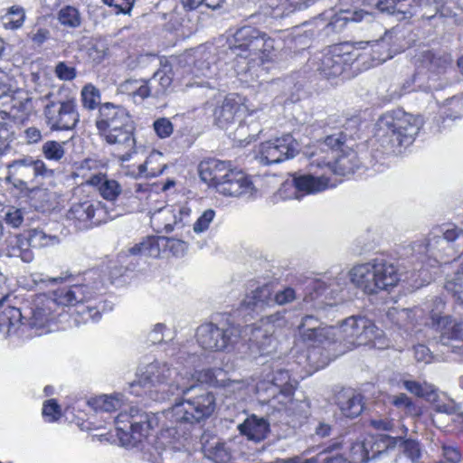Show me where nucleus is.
Returning a JSON list of instances; mask_svg holds the SVG:
<instances>
[{
	"instance_id": "20",
	"label": "nucleus",
	"mask_w": 463,
	"mask_h": 463,
	"mask_svg": "<svg viewBox=\"0 0 463 463\" xmlns=\"http://www.w3.org/2000/svg\"><path fill=\"white\" fill-rule=\"evenodd\" d=\"M207 112H211L213 118V124L220 128H227L233 123L238 111L241 109V102L238 98L230 94L222 99L207 101L204 105Z\"/></svg>"
},
{
	"instance_id": "44",
	"label": "nucleus",
	"mask_w": 463,
	"mask_h": 463,
	"mask_svg": "<svg viewBox=\"0 0 463 463\" xmlns=\"http://www.w3.org/2000/svg\"><path fill=\"white\" fill-rule=\"evenodd\" d=\"M58 20L62 25L71 28H77L81 24V16L79 10L70 5L59 11Z\"/></svg>"
},
{
	"instance_id": "7",
	"label": "nucleus",
	"mask_w": 463,
	"mask_h": 463,
	"mask_svg": "<svg viewBox=\"0 0 463 463\" xmlns=\"http://www.w3.org/2000/svg\"><path fill=\"white\" fill-rule=\"evenodd\" d=\"M412 250L420 255H429L438 262L456 260L463 254V230L453 227L441 235H431L426 241L415 242Z\"/></svg>"
},
{
	"instance_id": "3",
	"label": "nucleus",
	"mask_w": 463,
	"mask_h": 463,
	"mask_svg": "<svg viewBox=\"0 0 463 463\" xmlns=\"http://www.w3.org/2000/svg\"><path fill=\"white\" fill-rule=\"evenodd\" d=\"M354 145L351 135L338 131L307 147L305 155L311 169L326 168L335 175H347L354 174L361 165L357 153L353 149Z\"/></svg>"
},
{
	"instance_id": "6",
	"label": "nucleus",
	"mask_w": 463,
	"mask_h": 463,
	"mask_svg": "<svg viewBox=\"0 0 463 463\" xmlns=\"http://www.w3.org/2000/svg\"><path fill=\"white\" fill-rule=\"evenodd\" d=\"M46 101L43 116L46 125L51 130L73 129L80 120L76 99L63 97L61 90L49 91L40 98Z\"/></svg>"
},
{
	"instance_id": "53",
	"label": "nucleus",
	"mask_w": 463,
	"mask_h": 463,
	"mask_svg": "<svg viewBox=\"0 0 463 463\" xmlns=\"http://www.w3.org/2000/svg\"><path fill=\"white\" fill-rule=\"evenodd\" d=\"M154 129L160 138H165L171 136L174 130L172 122L165 118L156 119L154 124Z\"/></svg>"
},
{
	"instance_id": "1",
	"label": "nucleus",
	"mask_w": 463,
	"mask_h": 463,
	"mask_svg": "<svg viewBox=\"0 0 463 463\" xmlns=\"http://www.w3.org/2000/svg\"><path fill=\"white\" fill-rule=\"evenodd\" d=\"M195 354H188L185 359V368L194 367V372L185 371L184 373L165 362L155 361L148 364L141 371L138 380L132 383L143 387H154L156 401H169L175 398V403L167 411L166 417L173 422L195 424L208 419L216 408L213 393L207 391L202 384L213 377L211 369L195 370Z\"/></svg>"
},
{
	"instance_id": "9",
	"label": "nucleus",
	"mask_w": 463,
	"mask_h": 463,
	"mask_svg": "<svg viewBox=\"0 0 463 463\" xmlns=\"http://www.w3.org/2000/svg\"><path fill=\"white\" fill-rule=\"evenodd\" d=\"M120 213H113V210L100 201L85 199L71 203L66 213V219L79 231H86L114 220Z\"/></svg>"
},
{
	"instance_id": "45",
	"label": "nucleus",
	"mask_w": 463,
	"mask_h": 463,
	"mask_svg": "<svg viewBox=\"0 0 463 463\" xmlns=\"http://www.w3.org/2000/svg\"><path fill=\"white\" fill-rule=\"evenodd\" d=\"M207 457L215 463H227L232 458L231 450L223 442L205 447Z\"/></svg>"
},
{
	"instance_id": "28",
	"label": "nucleus",
	"mask_w": 463,
	"mask_h": 463,
	"mask_svg": "<svg viewBox=\"0 0 463 463\" xmlns=\"http://www.w3.org/2000/svg\"><path fill=\"white\" fill-rule=\"evenodd\" d=\"M273 316L267 317V322L261 321V325L251 329L250 341L254 344L262 354L270 353L276 344L274 337Z\"/></svg>"
},
{
	"instance_id": "48",
	"label": "nucleus",
	"mask_w": 463,
	"mask_h": 463,
	"mask_svg": "<svg viewBox=\"0 0 463 463\" xmlns=\"http://www.w3.org/2000/svg\"><path fill=\"white\" fill-rule=\"evenodd\" d=\"M80 96L85 109L92 110L100 103V91L92 84L85 85L81 90Z\"/></svg>"
},
{
	"instance_id": "29",
	"label": "nucleus",
	"mask_w": 463,
	"mask_h": 463,
	"mask_svg": "<svg viewBox=\"0 0 463 463\" xmlns=\"http://www.w3.org/2000/svg\"><path fill=\"white\" fill-rule=\"evenodd\" d=\"M420 65L434 74H443L452 69L453 59L446 52L427 51L422 52Z\"/></svg>"
},
{
	"instance_id": "21",
	"label": "nucleus",
	"mask_w": 463,
	"mask_h": 463,
	"mask_svg": "<svg viewBox=\"0 0 463 463\" xmlns=\"http://www.w3.org/2000/svg\"><path fill=\"white\" fill-rule=\"evenodd\" d=\"M376 294L380 291H391L402 280L398 267L391 260L380 257L373 259Z\"/></svg>"
},
{
	"instance_id": "19",
	"label": "nucleus",
	"mask_w": 463,
	"mask_h": 463,
	"mask_svg": "<svg viewBox=\"0 0 463 463\" xmlns=\"http://www.w3.org/2000/svg\"><path fill=\"white\" fill-rule=\"evenodd\" d=\"M393 439L380 435L378 438L371 437L362 442L354 443L350 449V456L354 463H368L388 453V446L394 443Z\"/></svg>"
},
{
	"instance_id": "62",
	"label": "nucleus",
	"mask_w": 463,
	"mask_h": 463,
	"mask_svg": "<svg viewBox=\"0 0 463 463\" xmlns=\"http://www.w3.org/2000/svg\"><path fill=\"white\" fill-rule=\"evenodd\" d=\"M8 14L16 17L15 19H11L9 22L12 24V28H19L22 26L24 20L23 8L13 6L10 8Z\"/></svg>"
},
{
	"instance_id": "5",
	"label": "nucleus",
	"mask_w": 463,
	"mask_h": 463,
	"mask_svg": "<svg viewBox=\"0 0 463 463\" xmlns=\"http://www.w3.org/2000/svg\"><path fill=\"white\" fill-rule=\"evenodd\" d=\"M158 423L153 413L131 407L129 411L120 412L116 418L118 436L124 447L137 448L148 436L149 430Z\"/></svg>"
},
{
	"instance_id": "61",
	"label": "nucleus",
	"mask_w": 463,
	"mask_h": 463,
	"mask_svg": "<svg viewBox=\"0 0 463 463\" xmlns=\"http://www.w3.org/2000/svg\"><path fill=\"white\" fill-rule=\"evenodd\" d=\"M308 288L311 290L309 292V298L313 300L326 291L327 284L322 280H312L309 283Z\"/></svg>"
},
{
	"instance_id": "26",
	"label": "nucleus",
	"mask_w": 463,
	"mask_h": 463,
	"mask_svg": "<svg viewBox=\"0 0 463 463\" xmlns=\"http://www.w3.org/2000/svg\"><path fill=\"white\" fill-rule=\"evenodd\" d=\"M335 402L346 418L359 416L363 410V397L353 389H342L335 396Z\"/></svg>"
},
{
	"instance_id": "57",
	"label": "nucleus",
	"mask_w": 463,
	"mask_h": 463,
	"mask_svg": "<svg viewBox=\"0 0 463 463\" xmlns=\"http://www.w3.org/2000/svg\"><path fill=\"white\" fill-rule=\"evenodd\" d=\"M392 403L397 408H404L406 412L413 413L416 411V406L405 393H400L393 397Z\"/></svg>"
},
{
	"instance_id": "2",
	"label": "nucleus",
	"mask_w": 463,
	"mask_h": 463,
	"mask_svg": "<svg viewBox=\"0 0 463 463\" xmlns=\"http://www.w3.org/2000/svg\"><path fill=\"white\" fill-rule=\"evenodd\" d=\"M103 288V280L97 270H90L84 275L83 282L58 288L52 292V298H47L42 306L32 309V316L27 322L19 308L7 307L0 318V326H7L8 334L16 325L24 332L26 327L43 329L52 319V307L58 306H76L94 298Z\"/></svg>"
},
{
	"instance_id": "41",
	"label": "nucleus",
	"mask_w": 463,
	"mask_h": 463,
	"mask_svg": "<svg viewBox=\"0 0 463 463\" xmlns=\"http://www.w3.org/2000/svg\"><path fill=\"white\" fill-rule=\"evenodd\" d=\"M430 403L432 404L433 410L436 412L453 415L455 416V421L460 424L463 423V411H461V405L457 403L454 400L449 399L448 402H442L436 392L435 402H430Z\"/></svg>"
},
{
	"instance_id": "42",
	"label": "nucleus",
	"mask_w": 463,
	"mask_h": 463,
	"mask_svg": "<svg viewBox=\"0 0 463 463\" xmlns=\"http://www.w3.org/2000/svg\"><path fill=\"white\" fill-rule=\"evenodd\" d=\"M265 14L274 18L282 17L295 11L288 0H264Z\"/></svg>"
},
{
	"instance_id": "37",
	"label": "nucleus",
	"mask_w": 463,
	"mask_h": 463,
	"mask_svg": "<svg viewBox=\"0 0 463 463\" xmlns=\"http://www.w3.org/2000/svg\"><path fill=\"white\" fill-rule=\"evenodd\" d=\"M123 394L114 393L111 395H101L90 399L88 403L96 411L111 412L121 408L123 404Z\"/></svg>"
},
{
	"instance_id": "11",
	"label": "nucleus",
	"mask_w": 463,
	"mask_h": 463,
	"mask_svg": "<svg viewBox=\"0 0 463 463\" xmlns=\"http://www.w3.org/2000/svg\"><path fill=\"white\" fill-rule=\"evenodd\" d=\"M196 341L204 350L222 352L232 348L241 337L239 326L224 324L220 326L212 322L204 323L196 329Z\"/></svg>"
},
{
	"instance_id": "47",
	"label": "nucleus",
	"mask_w": 463,
	"mask_h": 463,
	"mask_svg": "<svg viewBox=\"0 0 463 463\" xmlns=\"http://www.w3.org/2000/svg\"><path fill=\"white\" fill-rule=\"evenodd\" d=\"M189 213H190V210L187 209V208H181L179 210V219H177V217L175 215H173L172 214V211L169 210V209H162L160 212H159V214L158 215H154L152 217V222H156V220H158L160 217H164L165 219H167L168 216H173L175 221H174V223H166L165 224L164 228H163V231H165L166 233H169V232H172L174 231V228L175 226H176L177 228H182L184 226V222H183V216H188L189 215Z\"/></svg>"
},
{
	"instance_id": "54",
	"label": "nucleus",
	"mask_w": 463,
	"mask_h": 463,
	"mask_svg": "<svg viewBox=\"0 0 463 463\" xmlns=\"http://www.w3.org/2000/svg\"><path fill=\"white\" fill-rule=\"evenodd\" d=\"M56 76L62 80H72L76 78V70L74 67L68 66L64 61H60L55 67Z\"/></svg>"
},
{
	"instance_id": "10",
	"label": "nucleus",
	"mask_w": 463,
	"mask_h": 463,
	"mask_svg": "<svg viewBox=\"0 0 463 463\" xmlns=\"http://www.w3.org/2000/svg\"><path fill=\"white\" fill-rule=\"evenodd\" d=\"M7 175L5 178L6 184H12L20 191H27L34 184L37 177H47L53 175L41 159L24 156L13 160L6 165Z\"/></svg>"
},
{
	"instance_id": "39",
	"label": "nucleus",
	"mask_w": 463,
	"mask_h": 463,
	"mask_svg": "<svg viewBox=\"0 0 463 463\" xmlns=\"http://www.w3.org/2000/svg\"><path fill=\"white\" fill-rule=\"evenodd\" d=\"M402 386L411 393L422 398L427 402H435L436 392L438 389L427 382L420 383L413 380L402 381Z\"/></svg>"
},
{
	"instance_id": "13",
	"label": "nucleus",
	"mask_w": 463,
	"mask_h": 463,
	"mask_svg": "<svg viewBox=\"0 0 463 463\" xmlns=\"http://www.w3.org/2000/svg\"><path fill=\"white\" fill-rule=\"evenodd\" d=\"M261 31L251 26H243L233 35L234 43L230 47L234 58V70L238 74L249 72L255 63L253 55L258 48Z\"/></svg>"
},
{
	"instance_id": "52",
	"label": "nucleus",
	"mask_w": 463,
	"mask_h": 463,
	"mask_svg": "<svg viewBox=\"0 0 463 463\" xmlns=\"http://www.w3.org/2000/svg\"><path fill=\"white\" fill-rule=\"evenodd\" d=\"M215 217V212L213 209H207L194 223L193 230L196 233H201L208 230L210 223Z\"/></svg>"
},
{
	"instance_id": "50",
	"label": "nucleus",
	"mask_w": 463,
	"mask_h": 463,
	"mask_svg": "<svg viewBox=\"0 0 463 463\" xmlns=\"http://www.w3.org/2000/svg\"><path fill=\"white\" fill-rule=\"evenodd\" d=\"M99 192L104 199L113 201L120 194L121 186L116 180L107 179L102 183Z\"/></svg>"
},
{
	"instance_id": "49",
	"label": "nucleus",
	"mask_w": 463,
	"mask_h": 463,
	"mask_svg": "<svg viewBox=\"0 0 463 463\" xmlns=\"http://www.w3.org/2000/svg\"><path fill=\"white\" fill-rule=\"evenodd\" d=\"M174 78V72L172 66L167 62L163 64L160 69H158L154 73V81L158 80L159 85H161V91H165L171 87Z\"/></svg>"
},
{
	"instance_id": "35",
	"label": "nucleus",
	"mask_w": 463,
	"mask_h": 463,
	"mask_svg": "<svg viewBox=\"0 0 463 463\" xmlns=\"http://www.w3.org/2000/svg\"><path fill=\"white\" fill-rule=\"evenodd\" d=\"M385 438L393 439L395 441L388 446V452L394 449L396 447L408 458L412 463H418L421 458V447L419 441L412 439H403L401 437H392L385 435Z\"/></svg>"
},
{
	"instance_id": "32",
	"label": "nucleus",
	"mask_w": 463,
	"mask_h": 463,
	"mask_svg": "<svg viewBox=\"0 0 463 463\" xmlns=\"http://www.w3.org/2000/svg\"><path fill=\"white\" fill-rule=\"evenodd\" d=\"M369 15L368 12L357 7L341 9L331 17L326 28L328 33H339L348 22H360L364 16Z\"/></svg>"
},
{
	"instance_id": "8",
	"label": "nucleus",
	"mask_w": 463,
	"mask_h": 463,
	"mask_svg": "<svg viewBox=\"0 0 463 463\" xmlns=\"http://www.w3.org/2000/svg\"><path fill=\"white\" fill-rule=\"evenodd\" d=\"M334 328V342L339 343L343 348L339 350L344 354L354 347L366 345L373 338L380 336V329L370 319L352 316L341 321L338 326Z\"/></svg>"
},
{
	"instance_id": "38",
	"label": "nucleus",
	"mask_w": 463,
	"mask_h": 463,
	"mask_svg": "<svg viewBox=\"0 0 463 463\" xmlns=\"http://www.w3.org/2000/svg\"><path fill=\"white\" fill-rule=\"evenodd\" d=\"M273 301L272 292L270 287L265 285L257 288L247 295L242 301V305L250 309L263 307L265 305H269Z\"/></svg>"
},
{
	"instance_id": "59",
	"label": "nucleus",
	"mask_w": 463,
	"mask_h": 463,
	"mask_svg": "<svg viewBox=\"0 0 463 463\" xmlns=\"http://www.w3.org/2000/svg\"><path fill=\"white\" fill-rule=\"evenodd\" d=\"M295 298V290L291 288H287L284 290L277 292L274 296L273 301L279 305H285L292 302Z\"/></svg>"
},
{
	"instance_id": "12",
	"label": "nucleus",
	"mask_w": 463,
	"mask_h": 463,
	"mask_svg": "<svg viewBox=\"0 0 463 463\" xmlns=\"http://www.w3.org/2000/svg\"><path fill=\"white\" fill-rule=\"evenodd\" d=\"M135 124L128 111L99 133L107 143L117 146L120 161H128L136 152Z\"/></svg>"
},
{
	"instance_id": "18",
	"label": "nucleus",
	"mask_w": 463,
	"mask_h": 463,
	"mask_svg": "<svg viewBox=\"0 0 463 463\" xmlns=\"http://www.w3.org/2000/svg\"><path fill=\"white\" fill-rule=\"evenodd\" d=\"M300 339L312 345H331L334 342L333 326H324L323 323L312 315L301 318L298 326Z\"/></svg>"
},
{
	"instance_id": "17",
	"label": "nucleus",
	"mask_w": 463,
	"mask_h": 463,
	"mask_svg": "<svg viewBox=\"0 0 463 463\" xmlns=\"http://www.w3.org/2000/svg\"><path fill=\"white\" fill-rule=\"evenodd\" d=\"M168 250L175 257H183L187 250L186 243L174 237L149 236L129 249L132 255H145L156 258L161 250Z\"/></svg>"
},
{
	"instance_id": "36",
	"label": "nucleus",
	"mask_w": 463,
	"mask_h": 463,
	"mask_svg": "<svg viewBox=\"0 0 463 463\" xmlns=\"http://www.w3.org/2000/svg\"><path fill=\"white\" fill-rule=\"evenodd\" d=\"M5 98H9L12 109L24 115H30L34 109L33 98L24 90H13L11 89L10 92L6 96L1 97L0 99Z\"/></svg>"
},
{
	"instance_id": "58",
	"label": "nucleus",
	"mask_w": 463,
	"mask_h": 463,
	"mask_svg": "<svg viewBox=\"0 0 463 463\" xmlns=\"http://www.w3.org/2000/svg\"><path fill=\"white\" fill-rule=\"evenodd\" d=\"M43 416L51 417V421L57 420L61 415L59 404L55 400H48L44 402L43 408Z\"/></svg>"
},
{
	"instance_id": "40",
	"label": "nucleus",
	"mask_w": 463,
	"mask_h": 463,
	"mask_svg": "<svg viewBox=\"0 0 463 463\" xmlns=\"http://www.w3.org/2000/svg\"><path fill=\"white\" fill-rule=\"evenodd\" d=\"M274 40L270 38L266 33L261 32L258 48L253 55L255 61H260V65H264L266 61H269L275 56Z\"/></svg>"
},
{
	"instance_id": "14",
	"label": "nucleus",
	"mask_w": 463,
	"mask_h": 463,
	"mask_svg": "<svg viewBox=\"0 0 463 463\" xmlns=\"http://www.w3.org/2000/svg\"><path fill=\"white\" fill-rule=\"evenodd\" d=\"M357 50L358 48L348 43L331 46L318 58L317 71L328 79L340 76L358 59Z\"/></svg>"
},
{
	"instance_id": "63",
	"label": "nucleus",
	"mask_w": 463,
	"mask_h": 463,
	"mask_svg": "<svg viewBox=\"0 0 463 463\" xmlns=\"http://www.w3.org/2000/svg\"><path fill=\"white\" fill-rule=\"evenodd\" d=\"M370 425L377 430H392L394 421L389 419H372Z\"/></svg>"
},
{
	"instance_id": "23",
	"label": "nucleus",
	"mask_w": 463,
	"mask_h": 463,
	"mask_svg": "<svg viewBox=\"0 0 463 463\" xmlns=\"http://www.w3.org/2000/svg\"><path fill=\"white\" fill-rule=\"evenodd\" d=\"M373 260L354 266L348 272V277L353 285L363 290L365 294H376Z\"/></svg>"
},
{
	"instance_id": "27",
	"label": "nucleus",
	"mask_w": 463,
	"mask_h": 463,
	"mask_svg": "<svg viewBox=\"0 0 463 463\" xmlns=\"http://www.w3.org/2000/svg\"><path fill=\"white\" fill-rule=\"evenodd\" d=\"M267 382L270 384L269 390L272 397L278 394L290 399L295 392L297 382L291 379L288 370L279 368L266 376Z\"/></svg>"
},
{
	"instance_id": "43",
	"label": "nucleus",
	"mask_w": 463,
	"mask_h": 463,
	"mask_svg": "<svg viewBox=\"0 0 463 463\" xmlns=\"http://www.w3.org/2000/svg\"><path fill=\"white\" fill-rule=\"evenodd\" d=\"M59 242V238L55 235H49L43 230L33 229L29 232L27 243L33 248H43L50 245H55Z\"/></svg>"
},
{
	"instance_id": "25",
	"label": "nucleus",
	"mask_w": 463,
	"mask_h": 463,
	"mask_svg": "<svg viewBox=\"0 0 463 463\" xmlns=\"http://www.w3.org/2000/svg\"><path fill=\"white\" fill-rule=\"evenodd\" d=\"M231 168L232 165L230 162L209 158L199 164L198 171L201 180L216 189L217 183H221Z\"/></svg>"
},
{
	"instance_id": "46",
	"label": "nucleus",
	"mask_w": 463,
	"mask_h": 463,
	"mask_svg": "<svg viewBox=\"0 0 463 463\" xmlns=\"http://www.w3.org/2000/svg\"><path fill=\"white\" fill-rule=\"evenodd\" d=\"M64 144V142L48 140L43 145L42 153L46 159L59 162L65 155Z\"/></svg>"
},
{
	"instance_id": "51",
	"label": "nucleus",
	"mask_w": 463,
	"mask_h": 463,
	"mask_svg": "<svg viewBox=\"0 0 463 463\" xmlns=\"http://www.w3.org/2000/svg\"><path fill=\"white\" fill-rule=\"evenodd\" d=\"M161 156H162V154L159 152L152 153L146 158V162L138 166L139 173L146 175V176H147V177L148 176L154 177V176L161 175L165 168V165H164L162 167H157V168L150 167V169H149V165L152 164V162L156 157H161Z\"/></svg>"
},
{
	"instance_id": "4",
	"label": "nucleus",
	"mask_w": 463,
	"mask_h": 463,
	"mask_svg": "<svg viewBox=\"0 0 463 463\" xmlns=\"http://www.w3.org/2000/svg\"><path fill=\"white\" fill-rule=\"evenodd\" d=\"M422 126V119L402 109L388 111L375 124L374 136L387 151L402 152L411 145Z\"/></svg>"
},
{
	"instance_id": "30",
	"label": "nucleus",
	"mask_w": 463,
	"mask_h": 463,
	"mask_svg": "<svg viewBox=\"0 0 463 463\" xmlns=\"http://www.w3.org/2000/svg\"><path fill=\"white\" fill-rule=\"evenodd\" d=\"M414 2L415 0H377L375 6L381 13H386L402 21L414 15Z\"/></svg>"
},
{
	"instance_id": "34",
	"label": "nucleus",
	"mask_w": 463,
	"mask_h": 463,
	"mask_svg": "<svg viewBox=\"0 0 463 463\" xmlns=\"http://www.w3.org/2000/svg\"><path fill=\"white\" fill-rule=\"evenodd\" d=\"M126 111L125 108L110 102L101 104L95 122L99 132L101 133L103 130L108 129L109 125Z\"/></svg>"
},
{
	"instance_id": "15",
	"label": "nucleus",
	"mask_w": 463,
	"mask_h": 463,
	"mask_svg": "<svg viewBox=\"0 0 463 463\" xmlns=\"http://www.w3.org/2000/svg\"><path fill=\"white\" fill-rule=\"evenodd\" d=\"M430 325L439 334L437 343L451 349L457 354H463V322H456L450 316L431 312Z\"/></svg>"
},
{
	"instance_id": "31",
	"label": "nucleus",
	"mask_w": 463,
	"mask_h": 463,
	"mask_svg": "<svg viewBox=\"0 0 463 463\" xmlns=\"http://www.w3.org/2000/svg\"><path fill=\"white\" fill-rule=\"evenodd\" d=\"M238 430L248 439L259 442L266 439L269 431V423L264 418L251 415L238 425Z\"/></svg>"
},
{
	"instance_id": "33",
	"label": "nucleus",
	"mask_w": 463,
	"mask_h": 463,
	"mask_svg": "<svg viewBox=\"0 0 463 463\" xmlns=\"http://www.w3.org/2000/svg\"><path fill=\"white\" fill-rule=\"evenodd\" d=\"M392 43V33L386 32L383 37L375 41L357 43L359 48H364V45H370L372 52L370 53L373 61L382 63L392 58L391 45Z\"/></svg>"
},
{
	"instance_id": "64",
	"label": "nucleus",
	"mask_w": 463,
	"mask_h": 463,
	"mask_svg": "<svg viewBox=\"0 0 463 463\" xmlns=\"http://www.w3.org/2000/svg\"><path fill=\"white\" fill-rule=\"evenodd\" d=\"M24 137L28 144H36L42 140V131L35 128L31 127L24 130Z\"/></svg>"
},
{
	"instance_id": "22",
	"label": "nucleus",
	"mask_w": 463,
	"mask_h": 463,
	"mask_svg": "<svg viewBox=\"0 0 463 463\" xmlns=\"http://www.w3.org/2000/svg\"><path fill=\"white\" fill-rule=\"evenodd\" d=\"M252 189V182L242 171L231 168L223 180L217 183L216 191L226 196H241Z\"/></svg>"
},
{
	"instance_id": "55",
	"label": "nucleus",
	"mask_w": 463,
	"mask_h": 463,
	"mask_svg": "<svg viewBox=\"0 0 463 463\" xmlns=\"http://www.w3.org/2000/svg\"><path fill=\"white\" fill-rule=\"evenodd\" d=\"M13 139V132L9 126L0 121V155H3Z\"/></svg>"
},
{
	"instance_id": "60",
	"label": "nucleus",
	"mask_w": 463,
	"mask_h": 463,
	"mask_svg": "<svg viewBox=\"0 0 463 463\" xmlns=\"http://www.w3.org/2000/svg\"><path fill=\"white\" fill-rule=\"evenodd\" d=\"M5 221L14 228L19 227L23 221V213L19 209H10L5 213Z\"/></svg>"
},
{
	"instance_id": "24",
	"label": "nucleus",
	"mask_w": 463,
	"mask_h": 463,
	"mask_svg": "<svg viewBox=\"0 0 463 463\" xmlns=\"http://www.w3.org/2000/svg\"><path fill=\"white\" fill-rule=\"evenodd\" d=\"M295 187V198L310 194L320 193L330 186L329 179L324 175L316 176L312 174H295L292 179Z\"/></svg>"
},
{
	"instance_id": "16",
	"label": "nucleus",
	"mask_w": 463,
	"mask_h": 463,
	"mask_svg": "<svg viewBox=\"0 0 463 463\" xmlns=\"http://www.w3.org/2000/svg\"><path fill=\"white\" fill-rule=\"evenodd\" d=\"M299 145L291 135H285L260 145L259 159L262 165L279 164L293 158L298 152Z\"/></svg>"
},
{
	"instance_id": "56",
	"label": "nucleus",
	"mask_w": 463,
	"mask_h": 463,
	"mask_svg": "<svg viewBox=\"0 0 463 463\" xmlns=\"http://www.w3.org/2000/svg\"><path fill=\"white\" fill-rule=\"evenodd\" d=\"M442 455L444 458L449 463H459L461 461V453L459 449L452 445L443 444L441 446Z\"/></svg>"
}]
</instances>
